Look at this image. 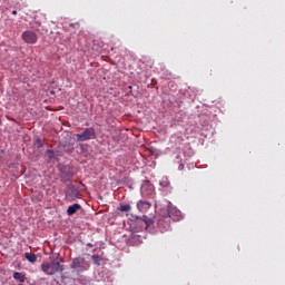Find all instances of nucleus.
I'll use <instances>...</instances> for the list:
<instances>
[{
    "label": "nucleus",
    "instance_id": "nucleus-1",
    "mask_svg": "<svg viewBox=\"0 0 285 285\" xmlns=\"http://www.w3.org/2000/svg\"><path fill=\"white\" fill-rule=\"evenodd\" d=\"M179 219H183L181 212L169 203L167 207V215L163 217V219L158 220L159 228L163 227V230H169L170 229V220L173 222H179Z\"/></svg>",
    "mask_w": 285,
    "mask_h": 285
},
{
    "label": "nucleus",
    "instance_id": "nucleus-2",
    "mask_svg": "<svg viewBox=\"0 0 285 285\" xmlns=\"http://www.w3.org/2000/svg\"><path fill=\"white\" fill-rule=\"evenodd\" d=\"M41 271L45 275H55L57 273H63V265L59 262L43 263L41 265Z\"/></svg>",
    "mask_w": 285,
    "mask_h": 285
},
{
    "label": "nucleus",
    "instance_id": "nucleus-3",
    "mask_svg": "<svg viewBox=\"0 0 285 285\" xmlns=\"http://www.w3.org/2000/svg\"><path fill=\"white\" fill-rule=\"evenodd\" d=\"M70 268H73L77 273H83V271L90 268V264H88L83 257H76L72 259Z\"/></svg>",
    "mask_w": 285,
    "mask_h": 285
},
{
    "label": "nucleus",
    "instance_id": "nucleus-4",
    "mask_svg": "<svg viewBox=\"0 0 285 285\" xmlns=\"http://www.w3.org/2000/svg\"><path fill=\"white\" fill-rule=\"evenodd\" d=\"M65 197L68 199V202H75L81 197V191L79 190V187L70 184L65 190Z\"/></svg>",
    "mask_w": 285,
    "mask_h": 285
},
{
    "label": "nucleus",
    "instance_id": "nucleus-5",
    "mask_svg": "<svg viewBox=\"0 0 285 285\" xmlns=\"http://www.w3.org/2000/svg\"><path fill=\"white\" fill-rule=\"evenodd\" d=\"M90 139H97L95 128H86L82 132L76 135V141H90Z\"/></svg>",
    "mask_w": 285,
    "mask_h": 285
},
{
    "label": "nucleus",
    "instance_id": "nucleus-6",
    "mask_svg": "<svg viewBox=\"0 0 285 285\" xmlns=\"http://www.w3.org/2000/svg\"><path fill=\"white\" fill-rule=\"evenodd\" d=\"M21 39L24 41V43L35 45L38 41L37 33L32 30L23 31L21 35Z\"/></svg>",
    "mask_w": 285,
    "mask_h": 285
},
{
    "label": "nucleus",
    "instance_id": "nucleus-7",
    "mask_svg": "<svg viewBox=\"0 0 285 285\" xmlns=\"http://www.w3.org/2000/svg\"><path fill=\"white\" fill-rule=\"evenodd\" d=\"M155 190V187H153V184L150 183H145L141 188H140V193L141 195H144L145 197H148V195H153Z\"/></svg>",
    "mask_w": 285,
    "mask_h": 285
},
{
    "label": "nucleus",
    "instance_id": "nucleus-8",
    "mask_svg": "<svg viewBox=\"0 0 285 285\" xmlns=\"http://www.w3.org/2000/svg\"><path fill=\"white\" fill-rule=\"evenodd\" d=\"M153 205L149 203V202H144V200H139L137 203V208L140 213H148L149 208L151 207Z\"/></svg>",
    "mask_w": 285,
    "mask_h": 285
},
{
    "label": "nucleus",
    "instance_id": "nucleus-9",
    "mask_svg": "<svg viewBox=\"0 0 285 285\" xmlns=\"http://www.w3.org/2000/svg\"><path fill=\"white\" fill-rule=\"evenodd\" d=\"M77 210H81V205L79 203L70 205L67 209V215H69V217H72V215H75Z\"/></svg>",
    "mask_w": 285,
    "mask_h": 285
},
{
    "label": "nucleus",
    "instance_id": "nucleus-10",
    "mask_svg": "<svg viewBox=\"0 0 285 285\" xmlns=\"http://www.w3.org/2000/svg\"><path fill=\"white\" fill-rule=\"evenodd\" d=\"M13 279H17L18 282L23 284V282H26L27 277H26V274H23V273L14 272L13 273Z\"/></svg>",
    "mask_w": 285,
    "mask_h": 285
},
{
    "label": "nucleus",
    "instance_id": "nucleus-11",
    "mask_svg": "<svg viewBox=\"0 0 285 285\" xmlns=\"http://www.w3.org/2000/svg\"><path fill=\"white\" fill-rule=\"evenodd\" d=\"M141 219L145 223L146 228H149V226H153V224H155V219L153 217H148V216L144 215L141 217Z\"/></svg>",
    "mask_w": 285,
    "mask_h": 285
},
{
    "label": "nucleus",
    "instance_id": "nucleus-12",
    "mask_svg": "<svg viewBox=\"0 0 285 285\" xmlns=\"http://www.w3.org/2000/svg\"><path fill=\"white\" fill-rule=\"evenodd\" d=\"M24 257L31 264H35V262H37V254L24 253Z\"/></svg>",
    "mask_w": 285,
    "mask_h": 285
},
{
    "label": "nucleus",
    "instance_id": "nucleus-13",
    "mask_svg": "<svg viewBox=\"0 0 285 285\" xmlns=\"http://www.w3.org/2000/svg\"><path fill=\"white\" fill-rule=\"evenodd\" d=\"M131 206L130 205H120L119 207H118V210L120 212V213H130V210H131Z\"/></svg>",
    "mask_w": 285,
    "mask_h": 285
},
{
    "label": "nucleus",
    "instance_id": "nucleus-14",
    "mask_svg": "<svg viewBox=\"0 0 285 285\" xmlns=\"http://www.w3.org/2000/svg\"><path fill=\"white\" fill-rule=\"evenodd\" d=\"M160 186L163 187V188H168V186H170V180H168V178L167 177H164V178H161V180H160Z\"/></svg>",
    "mask_w": 285,
    "mask_h": 285
},
{
    "label": "nucleus",
    "instance_id": "nucleus-15",
    "mask_svg": "<svg viewBox=\"0 0 285 285\" xmlns=\"http://www.w3.org/2000/svg\"><path fill=\"white\" fill-rule=\"evenodd\" d=\"M91 258H92V261H94V264L96 265V266H101V258L98 256V255H92L91 256Z\"/></svg>",
    "mask_w": 285,
    "mask_h": 285
},
{
    "label": "nucleus",
    "instance_id": "nucleus-16",
    "mask_svg": "<svg viewBox=\"0 0 285 285\" xmlns=\"http://www.w3.org/2000/svg\"><path fill=\"white\" fill-rule=\"evenodd\" d=\"M47 155H48L49 159H52V157H55V151H52V149H48Z\"/></svg>",
    "mask_w": 285,
    "mask_h": 285
},
{
    "label": "nucleus",
    "instance_id": "nucleus-17",
    "mask_svg": "<svg viewBox=\"0 0 285 285\" xmlns=\"http://www.w3.org/2000/svg\"><path fill=\"white\" fill-rule=\"evenodd\" d=\"M12 14H17V10H13V11H12Z\"/></svg>",
    "mask_w": 285,
    "mask_h": 285
},
{
    "label": "nucleus",
    "instance_id": "nucleus-18",
    "mask_svg": "<svg viewBox=\"0 0 285 285\" xmlns=\"http://www.w3.org/2000/svg\"><path fill=\"white\" fill-rule=\"evenodd\" d=\"M88 246L92 247V244L89 243Z\"/></svg>",
    "mask_w": 285,
    "mask_h": 285
}]
</instances>
